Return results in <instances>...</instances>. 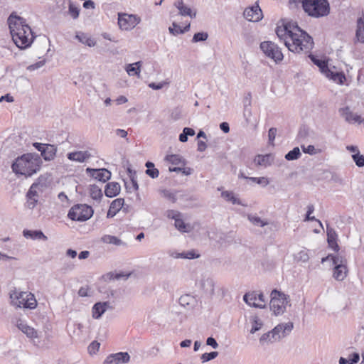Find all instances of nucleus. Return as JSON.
Masks as SVG:
<instances>
[{
    "instance_id": "obj_51",
    "label": "nucleus",
    "mask_w": 364,
    "mask_h": 364,
    "mask_svg": "<svg viewBox=\"0 0 364 364\" xmlns=\"http://www.w3.org/2000/svg\"><path fill=\"white\" fill-rule=\"evenodd\" d=\"M218 355L217 351H213L210 353H205L201 355V360L203 363L208 362L209 360L215 359Z\"/></svg>"
},
{
    "instance_id": "obj_46",
    "label": "nucleus",
    "mask_w": 364,
    "mask_h": 364,
    "mask_svg": "<svg viewBox=\"0 0 364 364\" xmlns=\"http://www.w3.org/2000/svg\"><path fill=\"white\" fill-rule=\"evenodd\" d=\"M294 259L297 262H308L309 259V250L306 249L301 250L296 255H295Z\"/></svg>"
},
{
    "instance_id": "obj_37",
    "label": "nucleus",
    "mask_w": 364,
    "mask_h": 364,
    "mask_svg": "<svg viewBox=\"0 0 364 364\" xmlns=\"http://www.w3.org/2000/svg\"><path fill=\"white\" fill-rule=\"evenodd\" d=\"M165 160L173 165H176V166H180V165L184 166L185 165L184 159L179 154L167 155L165 158Z\"/></svg>"
},
{
    "instance_id": "obj_59",
    "label": "nucleus",
    "mask_w": 364,
    "mask_h": 364,
    "mask_svg": "<svg viewBox=\"0 0 364 364\" xmlns=\"http://www.w3.org/2000/svg\"><path fill=\"white\" fill-rule=\"evenodd\" d=\"M301 149L304 153L309 154L310 155H315L318 153L314 146L313 145H309L307 146H301Z\"/></svg>"
},
{
    "instance_id": "obj_64",
    "label": "nucleus",
    "mask_w": 364,
    "mask_h": 364,
    "mask_svg": "<svg viewBox=\"0 0 364 364\" xmlns=\"http://www.w3.org/2000/svg\"><path fill=\"white\" fill-rule=\"evenodd\" d=\"M206 344L211 346L213 348L216 349L218 347V344L216 340L213 337H208L206 340Z\"/></svg>"
},
{
    "instance_id": "obj_52",
    "label": "nucleus",
    "mask_w": 364,
    "mask_h": 364,
    "mask_svg": "<svg viewBox=\"0 0 364 364\" xmlns=\"http://www.w3.org/2000/svg\"><path fill=\"white\" fill-rule=\"evenodd\" d=\"M26 198H27L26 203V207L31 210L33 209L38 203V197H26Z\"/></svg>"
},
{
    "instance_id": "obj_9",
    "label": "nucleus",
    "mask_w": 364,
    "mask_h": 364,
    "mask_svg": "<svg viewBox=\"0 0 364 364\" xmlns=\"http://www.w3.org/2000/svg\"><path fill=\"white\" fill-rule=\"evenodd\" d=\"M260 48L263 53L269 58L278 63L283 60V54L277 44L271 41L261 43Z\"/></svg>"
},
{
    "instance_id": "obj_44",
    "label": "nucleus",
    "mask_w": 364,
    "mask_h": 364,
    "mask_svg": "<svg viewBox=\"0 0 364 364\" xmlns=\"http://www.w3.org/2000/svg\"><path fill=\"white\" fill-rule=\"evenodd\" d=\"M301 154L299 147H294L292 150L289 151L286 155L285 159L287 161L296 160L300 158Z\"/></svg>"
},
{
    "instance_id": "obj_3",
    "label": "nucleus",
    "mask_w": 364,
    "mask_h": 364,
    "mask_svg": "<svg viewBox=\"0 0 364 364\" xmlns=\"http://www.w3.org/2000/svg\"><path fill=\"white\" fill-rule=\"evenodd\" d=\"M41 159L32 154L18 157L12 164L11 168L16 175L31 176L40 169Z\"/></svg>"
},
{
    "instance_id": "obj_42",
    "label": "nucleus",
    "mask_w": 364,
    "mask_h": 364,
    "mask_svg": "<svg viewBox=\"0 0 364 364\" xmlns=\"http://www.w3.org/2000/svg\"><path fill=\"white\" fill-rule=\"evenodd\" d=\"M147 168L146 173L152 178H156L159 176V171L154 167V164L152 162L147 161L145 164Z\"/></svg>"
},
{
    "instance_id": "obj_55",
    "label": "nucleus",
    "mask_w": 364,
    "mask_h": 364,
    "mask_svg": "<svg viewBox=\"0 0 364 364\" xmlns=\"http://www.w3.org/2000/svg\"><path fill=\"white\" fill-rule=\"evenodd\" d=\"M183 259H196L200 257V255L194 250H191L185 252H183Z\"/></svg>"
},
{
    "instance_id": "obj_45",
    "label": "nucleus",
    "mask_w": 364,
    "mask_h": 364,
    "mask_svg": "<svg viewBox=\"0 0 364 364\" xmlns=\"http://www.w3.org/2000/svg\"><path fill=\"white\" fill-rule=\"evenodd\" d=\"M245 179H247L252 182L256 183L259 185H261L262 187H266L269 183V180L267 177H245Z\"/></svg>"
},
{
    "instance_id": "obj_19",
    "label": "nucleus",
    "mask_w": 364,
    "mask_h": 364,
    "mask_svg": "<svg viewBox=\"0 0 364 364\" xmlns=\"http://www.w3.org/2000/svg\"><path fill=\"white\" fill-rule=\"evenodd\" d=\"M67 156L72 161L83 163L92 157V155L89 151L86 150L70 152L67 154Z\"/></svg>"
},
{
    "instance_id": "obj_24",
    "label": "nucleus",
    "mask_w": 364,
    "mask_h": 364,
    "mask_svg": "<svg viewBox=\"0 0 364 364\" xmlns=\"http://www.w3.org/2000/svg\"><path fill=\"white\" fill-rule=\"evenodd\" d=\"M108 306L109 304L107 302L96 303L92 309V317L95 319H99L106 311Z\"/></svg>"
},
{
    "instance_id": "obj_25",
    "label": "nucleus",
    "mask_w": 364,
    "mask_h": 364,
    "mask_svg": "<svg viewBox=\"0 0 364 364\" xmlns=\"http://www.w3.org/2000/svg\"><path fill=\"white\" fill-rule=\"evenodd\" d=\"M279 341L272 330L263 333L259 338V342L261 346H267Z\"/></svg>"
},
{
    "instance_id": "obj_43",
    "label": "nucleus",
    "mask_w": 364,
    "mask_h": 364,
    "mask_svg": "<svg viewBox=\"0 0 364 364\" xmlns=\"http://www.w3.org/2000/svg\"><path fill=\"white\" fill-rule=\"evenodd\" d=\"M68 14L74 20L77 19L80 15V9L70 0L68 1Z\"/></svg>"
},
{
    "instance_id": "obj_58",
    "label": "nucleus",
    "mask_w": 364,
    "mask_h": 364,
    "mask_svg": "<svg viewBox=\"0 0 364 364\" xmlns=\"http://www.w3.org/2000/svg\"><path fill=\"white\" fill-rule=\"evenodd\" d=\"M314 211V207L313 205H309L307 207V213L305 218V221H309V220H317L314 216H311V214L313 213Z\"/></svg>"
},
{
    "instance_id": "obj_10",
    "label": "nucleus",
    "mask_w": 364,
    "mask_h": 364,
    "mask_svg": "<svg viewBox=\"0 0 364 364\" xmlns=\"http://www.w3.org/2000/svg\"><path fill=\"white\" fill-rule=\"evenodd\" d=\"M12 323L36 344V339L40 337V334L34 328L28 326L27 323L20 318H16Z\"/></svg>"
},
{
    "instance_id": "obj_48",
    "label": "nucleus",
    "mask_w": 364,
    "mask_h": 364,
    "mask_svg": "<svg viewBox=\"0 0 364 364\" xmlns=\"http://www.w3.org/2000/svg\"><path fill=\"white\" fill-rule=\"evenodd\" d=\"M169 171L171 172H179L181 171L184 175L189 176L193 173V169L191 168L187 167H169Z\"/></svg>"
},
{
    "instance_id": "obj_33",
    "label": "nucleus",
    "mask_w": 364,
    "mask_h": 364,
    "mask_svg": "<svg viewBox=\"0 0 364 364\" xmlns=\"http://www.w3.org/2000/svg\"><path fill=\"white\" fill-rule=\"evenodd\" d=\"M355 36L358 42L364 43V18H359L357 20Z\"/></svg>"
},
{
    "instance_id": "obj_40",
    "label": "nucleus",
    "mask_w": 364,
    "mask_h": 364,
    "mask_svg": "<svg viewBox=\"0 0 364 364\" xmlns=\"http://www.w3.org/2000/svg\"><path fill=\"white\" fill-rule=\"evenodd\" d=\"M309 58H311L312 62L319 68V69L322 73H323L325 75L327 71H328L329 68H328L326 63L324 60L318 59L312 55H310Z\"/></svg>"
},
{
    "instance_id": "obj_29",
    "label": "nucleus",
    "mask_w": 364,
    "mask_h": 364,
    "mask_svg": "<svg viewBox=\"0 0 364 364\" xmlns=\"http://www.w3.org/2000/svg\"><path fill=\"white\" fill-rule=\"evenodd\" d=\"M327 241L329 247L338 252L339 250V247L336 242V232L331 228L327 227Z\"/></svg>"
},
{
    "instance_id": "obj_8",
    "label": "nucleus",
    "mask_w": 364,
    "mask_h": 364,
    "mask_svg": "<svg viewBox=\"0 0 364 364\" xmlns=\"http://www.w3.org/2000/svg\"><path fill=\"white\" fill-rule=\"evenodd\" d=\"M117 23L122 31H131L140 22L141 18L136 14L127 13H118Z\"/></svg>"
},
{
    "instance_id": "obj_31",
    "label": "nucleus",
    "mask_w": 364,
    "mask_h": 364,
    "mask_svg": "<svg viewBox=\"0 0 364 364\" xmlns=\"http://www.w3.org/2000/svg\"><path fill=\"white\" fill-rule=\"evenodd\" d=\"M75 38L89 47H94L96 45V41L85 33L80 32L76 33Z\"/></svg>"
},
{
    "instance_id": "obj_11",
    "label": "nucleus",
    "mask_w": 364,
    "mask_h": 364,
    "mask_svg": "<svg viewBox=\"0 0 364 364\" xmlns=\"http://www.w3.org/2000/svg\"><path fill=\"white\" fill-rule=\"evenodd\" d=\"M333 264L335 265L333 277L337 281H343L347 276L346 261L343 257H332Z\"/></svg>"
},
{
    "instance_id": "obj_27",
    "label": "nucleus",
    "mask_w": 364,
    "mask_h": 364,
    "mask_svg": "<svg viewBox=\"0 0 364 364\" xmlns=\"http://www.w3.org/2000/svg\"><path fill=\"white\" fill-rule=\"evenodd\" d=\"M179 304L187 309H192L196 304V299L192 295L185 294L179 298Z\"/></svg>"
},
{
    "instance_id": "obj_34",
    "label": "nucleus",
    "mask_w": 364,
    "mask_h": 364,
    "mask_svg": "<svg viewBox=\"0 0 364 364\" xmlns=\"http://www.w3.org/2000/svg\"><path fill=\"white\" fill-rule=\"evenodd\" d=\"M57 149L53 145H46V149L42 150V156L46 161H50L54 159L56 154Z\"/></svg>"
},
{
    "instance_id": "obj_18",
    "label": "nucleus",
    "mask_w": 364,
    "mask_h": 364,
    "mask_svg": "<svg viewBox=\"0 0 364 364\" xmlns=\"http://www.w3.org/2000/svg\"><path fill=\"white\" fill-rule=\"evenodd\" d=\"M198 284L205 293L210 295L214 294L215 283L211 277L206 274L203 275Z\"/></svg>"
},
{
    "instance_id": "obj_53",
    "label": "nucleus",
    "mask_w": 364,
    "mask_h": 364,
    "mask_svg": "<svg viewBox=\"0 0 364 364\" xmlns=\"http://www.w3.org/2000/svg\"><path fill=\"white\" fill-rule=\"evenodd\" d=\"M129 276V274L124 273H109L107 277L111 279H127Z\"/></svg>"
},
{
    "instance_id": "obj_50",
    "label": "nucleus",
    "mask_w": 364,
    "mask_h": 364,
    "mask_svg": "<svg viewBox=\"0 0 364 364\" xmlns=\"http://www.w3.org/2000/svg\"><path fill=\"white\" fill-rule=\"evenodd\" d=\"M208 35L205 32H199L194 34L192 41L193 43L205 41L207 40Z\"/></svg>"
},
{
    "instance_id": "obj_63",
    "label": "nucleus",
    "mask_w": 364,
    "mask_h": 364,
    "mask_svg": "<svg viewBox=\"0 0 364 364\" xmlns=\"http://www.w3.org/2000/svg\"><path fill=\"white\" fill-rule=\"evenodd\" d=\"M277 135V129L270 128L268 132V137L269 143L272 144L274 140L275 139Z\"/></svg>"
},
{
    "instance_id": "obj_61",
    "label": "nucleus",
    "mask_w": 364,
    "mask_h": 364,
    "mask_svg": "<svg viewBox=\"0 0 364 364\" xmlns=\"http://www.w3.org/2000/svg\"><path fill=\"white\" fill-rule=\"evenodd\" d=\"M128 172L129 173L130 180L132 184V188L134 191H137L139 188V186L137 181L134 177L135 173H133L130 168H128Z\"/></svg>"
},
{
    "instance_id": "obj_35",
    "label": "nucleus",
    "mask_w": 364,
    "mask_h": 364,
    "mask_svg": "<svg viewBox=\"0 0 364 364\" xmlns=\"http://www.w3.org/2000/svg\"><path fill=\"white\" fill-rule=\"evenodd\" d=\"M250 222L257 227H264L269 225V221L267 219H262L257 215L250 214L247 215Z\"/></svg>"
},
{
    "instance_id": "obj_21",
    "label": "nucleus",
    "mask_w": 364,
    "mask_h": 364,
    "mask_svg": "<svg viewBox=\"0 0 364 364\" xmlns=\"http://www.w3.org/2000/svg\"><path fill=\"white\" fill-rule=\"evenodd\" d=\"M274 161V156L268 154L265 155H257L254 159V163L257 166L263 168L268 167L272 165Z\"/></svg>"
},
{
    "instance_id": "obj_23",
    "label": "nucleus",
    "mask_w": 364,
    "mask_h": 364,
    "mask_svg": "<svg viewBox=\"0 0 364 364\" xmlns=\"http://www.w3.org/2000/svg\"><path fill=\"white\" fill-rule=\"evenodd\" d=\"M23 235L26 239H31L33 240H48V237L45 235L41 230H23Z\"/></svg>"
},
{
    "instance_id": "obj_30",
    "label": "nucleus",
    "mask_w": 364,
    "mask_h": 364,
    "mask_svg": "<svg viewBox=\"0 0 364 364\" xmlns=\"http://www.w3.org/2000/svg\"><path fill=\"white\" fill-rule=\"evenodd\" d=\"M141 62L138 61L134 63L128 64L125 68V70L129 76L136 75L140 77Z\"/></svg>"
},
{
    "instance_id": "obj_22",
    "label": "nucleus",
    "mask_w": 364,
    "mask_h": 364,
    "mask_svg": "<svg viewBox=\"0 0 364 364\" xmlns=\"http://www.w3.org/2000/svg\"><path fill=\"white\" fill-rule=\"evenodd\" d=\"M124 200L123 198H117L114 200L109 206L107 217L113 218L122 209L124 205Z\"/></svg>"
},
{
    "instance_id": "obj_7",
    "label": "nucleus",
    "mask_w": 364,
    "mask_h": 364,
    "mask_svg": "<svg viewBox=\"0 0 364 364\" xmlns=\"http://www.w3.org/2000/svg\"><path fill=\"white\" fill-rule=\"evenodd\" d=\"M93 215L92 208L86 204H77L70 208L68 217L74 221H86Z\"/></svg>"
},
{
    "instance_id": "obj_62",
    "label": "nucleus",
    "mask_w": 364,
    "mask_h": 364,
    "mask_svg": "<svg viewBox=\"0 0 364 364\" xmlns=\"http://www.w3.org/2000/svg\"><path fill=\"white\" fill-rule=\"evenodd\" d=\"M168 84V82H166V81L161 82L159 83L151 82L149 84V87L152 88L153 90H158L162 89L165 85H166Z\"/></svg>"
},
{
    "instance_id": "obj_26",
    "label": "nucleus",
    "mask_w": 364,
    "mask_h": 364,
    "mask_svg": "<svg viewBox=\"0 0 364 364\" xmlns=\"http://www.w3.org/2000/svg\"><path fill=\"white\" fill-rule=\"evenodd\" d=\"M121 190L120 185L117 182L108 183L105 186V193L106 196L112 198L117 196Z\"/></svg>"
},
{
    "instance_id": "obj_47",
    "label": "nucleus",
    "mask_w": 364,
    "mask_h": 364,
    "mask_svg": "<svg viewBox=\"0 0 364 364\" xmlns=\"http://www.w3.org/2000/svg\"><path fill=\"white\" fill-rule=\"evenodd\" d=\"M195 131L192 128L185 127L183 129V132L179 135V141L181 142H186L188 141V136H193Z\"/></svg>"
},
{
    "instance_id": "obj_41",
    "label": "nucleus",
    "mask_w": 364,
    "mask_h": 364,
    "mask_svg": "<svg viewBox=\"0 0 364 364\" xmlns=\"http://www.w3.org/2000/svg\"><path fill=\"white\" fill-rule=\"evenodd\" d=\"M101 240L104 243L107 244H112L117 246L123 245V242L121 240L113 235H105Z\"/></svg>"
},
{
    "instance_id": "obj_54",
    "label": "nucleus",
    "mask_w": 364,
    "mask_h": 364,
    "mask_svg": "<svg viewBox=\"0 0 364 364\" xmlns=\"http://www.w3.org/2000/svg\"><path fill=\"white\" fill-rule=\"evenodd\" d=\"M100 343L97 341H92L88 346L87 350L90 355L95 354L100 349Z\"/></svg>"
},
{
    "instance_id": "obj_17",
    "label": "nucleus",
    "mask_w": 364,
    "mask_h": 364,
    "mask_svg": "<svg viewBox=\"0 0 364 364\" xmlns=\"http://www.w3.org/2000/svg\"><path fill=\"white\" fill-rule=\"evenodd\" d=\"M339 113L342 117L345 119V120L350 124H361L363 122L362 117L353 113L349 107H342L339 109Z\"/></svg>"
},
{
    "instance_id": "obj_15",
    "label": "nucleus",
    "mask_w": 364,
    "mask_h": 364,
    "mask_svg": "<svg viewBox=\"0 0 364 364\" xmlns=\"http://www.w3.org/2000/svg\"><path fill=\"white\" fill-rule=\"evenodd\" d=\"M294 324L292 322L282 323L277 325L272 331L279 341L288 336L292 331Z\"/></svg>"
},
{
    "instance_id": "obj_39",
    "label": "nucleus",
    "mask_w": 364,
    "mask_h": 364,
    "mask_svg": "<svg viewBox=\"0 0 364 364\" xmlns=\"http://www.w3.org/2000/svg\"><path fill=\"white\" fill-rule=\"evenodd\" d=\"M89 192L91 198L96 200H100L102 197V192L100 187L96 185H90Z\"/></svg>"
},
{
    "instance_id": "obj_1",
    "label": "nucleus",
    "mask_w": 364,
    "mask_h": 364,
    "mask_svg": "<svg viewBox=\"0 0 364 364\" xmlns=\"http://www.w3.org/2000/svg\"><path fill=\"white\" fill-rule=\"evenodd\" d=\"M276 33L291 52L307 53L313 48L312 38L296 25L287 23L283 26H279Z\"/></svg>"
},
{
    "instance_id": "obj_6",
    "label": "nucleus",
    "mask_w": 364,
    "mask_h": 364,
    "mask_svg": "<svg viewBox=\"0 0 364 364\" xmlns=\"http://www.w3.org/2000/svg\"><path fill=\"white\" fill-rule=\"evenodd\" d=\"M289 302V296L277 290L271 293L269 307L275 316L282 315L286 311V306Z\"/></svg>"
},
{
    "instance_id": "obj_12",
    "label": "nucleus",
    "mask_w": 364,
    "mask_h": 364,
    "mask_svg": "<svg viewBox=\"0 0 364 364\" xmlns=\"http://www.w3.org/2000/svg\"><path fill=\"white\" fill-rule=\"evenodd\" d=\"M244 301L250 306L263 309L266 306V301L264 295L260 293L252 291L246 293L243 296Z\"/></svg>"
},
{
    "instance_id": "obj_28",
    "label": "nucleus",
    "mask_w": 364,
    "mask_h": 364,
    "mask_svg": "<svg viewBox=\"0 0 364 364\" xmlns=\"http://www.w3.org/2000/svg\"><path fill=\"white\" fill-rule=\"evenodd\" d=\"M221 196L225 200L229 201V202L232 203V204H237V205H240L242 206H247V205L245 204L244 203H242V201L238 197H237V196H235L234 194V193L232 191H223L221 193Z\"/></svg>"
},
{
    "instance_id": "obj_36",
    "label": "nucleus",
    "mask_w": 364,
    "mask_h": 364,
    "mask_svg": "<svg viewBox=\"0 0 364 364\" xmlns=\"http://www.w3.org/2000/svg\"><path fill=\"white\" fill-rule=\"evenodd\" d=\"M325 75L332 80L333 81L338 83V84H343L344 80H346V77L343 74L338 72H333L330 69H328V71H327L325 74Z\"/></svg>"
},
{
    "instance_id": "obj_60",
    "label": "nucleus",
    "mask_w": 364,
    "mask_h": 364,
    "mask_svg": "<svg viewBox=\"0 0 364 364\" xmlns=\"http://www.w3.org/2000/svg\"><path fill=\"white\" fill-rule=\"evenodd\" d=\"M166 215L168 218L173 219L174 221L181 216V214L179 212L173 210H167Z\"/></svg>"
},
{
    "instance_id": "obj_5",
    "label": "nucleus",
    "mask_w": 364,
    "mask_h": 364,
    "mask_svg": "<svg viewBox=\"0 0 364 364\" xmlns=\"http://www.w3.org/2000/svg\"><path fill=\"white\" fill-rule=\"evenodd\" d=\"M10 297L12 304L16 307L34 309L37 306L35 296L31 292L15 291Z\"/></svg>"
},
{
    "instance_id": "obj_56",
    "label": "nucleus",
    "mask_w": 364,
    "mask_h": 364,
    "mask_svg": "<svg viewBox=\"0 0 364 364\" xmlns=\"http://www.w3.org/2000/svg\"><path fill=\"white\" fill-rule=\"evenodd\" d=\"M45 64H46V60L43 59V60H41L36 62V63H33L32 65H28L27 67V70H29V71H33V70H37L38 68H41Z\"/></svg>"
},
{
    "instance_id": "obj_49",
    "label": "nucleus",
    "mask_w": 364,
    "mask_h": 364,
    "mask_svg": "<svg viewBox=\"0 0 364 364\" xmlns=\"http://www.w3.org/2000/svg\"><path fill=\"white\" fill-rule=\"evenodd\" d=\"M352 159L357 166L363 167L364 166V156L360 154V153H355L352 154Z\"/></svg>"
},
{
    "instance_id": "obj_57",
    "label": "nucleus",
    "mask_w": 364,
    "mask_h": 364,
    "mask_svg": "<svg viewBox=\"0 0 364 364\" xmlns=\"http://www.w3.org/2000/svg\"><path fill=\"white\" fill-rule=\"evenodd\" d=\"M38 187V185L36 184V183H33L29 188L27 194H26V197H38V192H37V188Z\"/></svg>"
},
{
    "instance_id": "obj_32",
    "label": "nucleus",
    "mask_w": 364,
    "mask_h": 364,
    "mask_svg": "<svg viewBox=\"0 0 364 364\" xmlns=\"http://www.w3.org/2000/svg\"><path fill=\"white\" fill-rule=\"evenodd\" d=\"M250 321L252 326L250 329V333L252 334H254L257 331H259L263 326V321L257 315L250 316Z\"/></svg>"
},
{
    "instance_id": "obj_2",
    "label": "nucleus",
    "mask_w": 364,
    "mask_h": 364,
    "mask_svg": "<svg viewBox=\"0 0 364 364\" xmlns=\"http://www.w3.org/2000/svg\"><path fill=\"white\" fill-rule=\"evenodd\" d=\"M7 23L16 46L21 49L30 47L35 36L26 20L13 12L8 17Z\"/></svg>"
},
{
    "instance_id": "obj_13",
    "label": "nucleus",
    "mask_w": 364,
    "mask_h": 364,
    "mask_svg": "<svg viewBox=\"0 0 364 364\" xmlns=\"http://www.w3.org/2000/svg\"><path fill=\"white\" fill-rule=\"evenodd\" d=\"M86 173L100 182L105 183L111 178V172L106 168H87Z\"/></svg>"
},
{
    "instance_id": "obj_16",
    "label": "nucleus",
    "mask_w": 364,
    "mask_h": 364,
    "mask_svg": "<svg viewBox=\"0 0 364 364\" xmlns=\"http://www.w3.org/2000/svg\"><path fill=\"white\" fill-rule=\"evenodd\" d=\"M244 17L249 21L257 22L262 18V12L258 5L247 8L243 13Z\"/></svg>"
},
{
    "instance_id": "obj_4",
    "label": "nucleus",
    "mask_w": 364,
    "mask_h": 364,
    "mask_svg": "<svg viewBox=\"0 0 364 364\" xmlns=\"http://www.w3.org/2000/svg\"><path fill=\"white\" fill-rule=\"evenodd\" d=\"M290 4L301 3L304 11L311 17L320 18L330 12L328 0H290Z\"/></svg>"
},
{
    "instance_id": "obj_14",
    "label": "nucleus",
    "mask_w": 364,
    "mask_h": 364,
    "mask_svg": "<svg viewBox=\"0 0 364 364\" xmlns=\"http://www.w3.org/2000/svg\"><path fill=\"white\" fill-rule=\"evenodd\" d=\"M130 360V355L127 352H119L109 355L104 361V364H124Z\"/></svg>"
},
{
    "instance_id": "obj_38",
    "label": "nucleus",
    "mask_w": 364,
    "mask_h": 364,
    "mask_svg": "<svg viewBox=\"0 0 364 364\" xmlns=\"http://www.w3.org/2000/svg\"><path fill=\"white\" fill-rule=\"evenodd\" d=\"M174 225L178 230L182 232H189L191 230V225L185 223L181 216L174 221Z\"/></svg>"
},
{
    "instance_id": "obj_20",
    "label": "nucleus",
    "mask_w": 364,
    "mask_h": 364,
    "mask_svg": "<svg viewBox=\"0 0 364 364\" xmlns=\"http://www.w3.org/2000/svg\"><path fill=\"white\" fill-rule=\"evenodd\" d=\"M174 6L178 10V13L182 16H190L191 18H196V11H193L190 7L186 6L183 0H176L174 2Z\"/></svg>"
}]
</instances>
